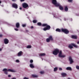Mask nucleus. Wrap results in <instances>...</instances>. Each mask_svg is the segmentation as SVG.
Masks as SVG:
<instances>
[{
    "label": "nucleus",
    "instance_id": "nucleus-1",
    "mask_svg": "<svg viewBox=\"0 0 79 79\" xmlns=\"http://www.w3.org/2000/svg\"><path fill=\"white\" fill-rule=\"evenodd\" d=\"M3 71L5 72V73L6 74H8V72L7 71H8L9 72H15V71L13 69H4L3 70Z\"/></svg>",
    "mask_w": 79,
    "mask_h": 79
},
{
    "label": "nucleus",
    "instance_id": "nucleus-2",
    "mask_svg": "<svg viewBox=\"0 0 79 79\" xmlns=\"http://www.w3.org/2000/svg\"><path fill=\"white\" fill-rule=\"evenodd\" d=\"M72 45L74 47H75V48H78V46L73 43H72L71 44V45H69V48H73V47Z\"/></svg>",
    "mask_w": 79,
    "mask_h": 79
},
{
    "label": "nucleus",
    "instance_id": "nucleus-3",
    "mask_svg": "<svg viewBox=\"0 0 79 79\" xmlns=\"http://www.w3.org/2000/svg\"><path fill=\"white\" fill-rule=\"evenodd\" d=\"M52 2L53 4H54L56 6H59L60 3H57L56 0H52Z\"/></svg>",
    "mask_w": 79,
    "mask_h": 79
},
{
    "label": "nucleus",
    "instance_id": "nucleus-4",
    "mask_svg": "<svg viewBox=\"0 0 79 79\" xmlns=\"http://www.w3.org/2000/svg\"><path fill=\"white\" fill-rule=\"evenodd\" d=\"M59 49H55L54 51L53 52V54L54 55H57L58 53H59Z\"/></svg>",
    "mask_w": 79,
    "mask_h": 79
},
{
    "label": "nucleus",
    "instance_id": "nucleus-5",
    "mask_svg": "<svg viewBox=\"0 0 79 79\" xmlns=\"http://www.w3.org/2000/svg\"><path fill=\"white\" fill-rule=\"evenodd\" d=\"M59 56L60 58H64V57H66V55L62 54V52L60 51L59 54Z\"/></svg>",
    "mask_w": 79,
    "mask_h": 79
},
{
    "label": "nucleus",
    "instance_id": "nucleus-6",
    "mask_svg": "<svg viewBox=\"0 0 79 79\" xmlns=\"http://www.w3.org/2000/svg\"><path fill=\"white\" fill-rule=\"evenodd\" d=\"M61 31H62V32H64L65 34H68L69 33V31L67 29L62 28L61 29Z\"/></svg>",
    "mask_w": 79,
    "mask_h": 79
},
{
    "label": "nucleus",
    "instance_id": "nucleus-7",
    "mask_svg": "<svg viewBox=\"0 0 79 79\" xmlns=\"http://www.w3.org/2000/svg\"><path fill=\"white\" fill-rule=\"evenodd\" d=\"M50 28H51L50 26V25H48L46 26V27L44 28L43 29V30L44 31H47V30H49Z\"/></svg>",
    "mask_w": 79,
    "mask_h": 79
},
{
    "label": "nucleus",
    "instance_id": "nucleus-8",
    "mask_svg": "<svg viewBox=\"0 0 79 79\" xmlns=\"http://www.w3.org/2000/svg\"><path fill=\"white\" fill-rule=\"evenodd\" d=\"M22 5L23 7L25 8H26L28 7V5H27L26 3H24Z\"/></svg>",
    "mask_w": 79,
    "mask_h": 79
},
{
    "label": "nucleus",
    "instance_id": "nucleus-9",
    "mask_svg": "<svg viewBox=\"0 0 79 79\" xmlns=\"http://www.w3.org/2000/svg\"><path fill=\"white\" fill-rule=\"evenodd\" d=\"M12 7L15 8L16 9L18 8V5L16 3H14L12 4Z\"/></svg>",
    "mask_w": 79,
    "mask_h": 79
},
{
    "label": "nucleus",
    "instance_id": "nucleus-10",
    "mask_svg": "<svg viewBox=\"0 0 79 79\" xmlns=\"http://www.w3.org/2000/svg\"><path fill=\"white\" fill-rule=\"evenodd\" d=\"M69 61H70V64H72V63L74 62L73 60V59L71 57H69Z\"/></svg>",
    "mask_w": 79,
    "mask_h": 79
},
{
    "label": "nucleus",
    "instance_id": "nucleus-11",
    "mask_svg": "<svg viewBox=\"0 0 79 79\" xmlns=\"http://www.w3.org/2000/svg\"><path fill=\"white\" fill-rule=\"evenodd\" d=\"M4 42L5 44H8V40L7 39H5L4 40Z\"/></svg>",
    "mask_w": 79,
    "mask_h": 79
},
{
    "label": "nucleus",
    "instance_id": "nucleus-12",
    "mask_svg": "<svg viewBox=\"0 0 79 79\" xmlns=\"http://www.w3.org/2000/svg\"><path fill=\"white\" fill-rule=\"evenodd\" d=\"M22 53H23V52H22V51H20L18 53V56H21V55H22Z\"/></svg>",
    "mask_w": 79,
    "mask_h": 79
},
{
    "label": "nucleus",
    "instance_id": "nucleus-13",
    "mask_svg": "<svg viewBox=\"0 0 79 79\" xmlns=\"http://www.w3.org/2000/svg\"><path fill=\"white\" fill-rule=\"evenodd\" d=\"M59 6V9L60 10H63V7L61 6H60V4H59V6Z\"/></svg>",
    "mask_w": 79,
    "mask_h": 79
},
{
    "label": "nucleus",
    "instance_id": "nucleus-14",
    "mask_svg": "<svg viewBox=\"0 0 79 79\" xmlns=\"http://www.w3.org/2000/svg\"><path fill=\"white\" fill-rule=\"evenodd\" d=\"M72 39H77V36L76 35H72Z\"/></svg>",
    "mask_w": 79,
    "mask_h": 79
},
{
    "label": "nucleus",
    "instance_id": "nucleus-15",
    "mask_svg": "<svg viewBox=\"0 0 79 79\" xmlns=\"http://www.w3.org/2000/svg\"><path fill=\"white\" fill-rule=\"evenodd\" d=\"M16 27L17 28H18L19 27V23H17L16 24Z\"/></svg>",
    "mask_w": 79,
    "mask_h": 79
},
{
    "label": "nucleus",
    "instance_id": "nucleus-16",
    "mask_svg": "<svg viewBox=\"0 0 79 79\" xmlns=\"http://www.w3.org/2000/svg\"><path fill=\"white\" fill-rule=\"evenodd\" d=\"M30 68H34V64H30Z\"/></svg>",
    "mask_w": 79,
    "mask_h": 79
},
{
    "label": "nucleus",
    "instance_id": "nucleus-17",
    "mask_svg": "<svg viewBox=\"0 0 79 79\" xmlns=\"http://www.w3.org/2000/svg\"><path fill=\"white\" fill-rule=\"evenodd\" d=\"M61 74L62 76H63V77H64L66 76V74L65 73H61Z\"/></svg>",
    "mask_w": 79,
    "mask_h": 79
},
{
    "label": "nucleus",
    "instance_id": "nucleus-18",
    "mask_svg": "<svg viewBox=\"0 0 79 79\" xmlns=\"http://www.w3.org/2000/svg\"><path fill=\"white\" fill-rule=\"evenodd\" d=\"M67 70H70V71H72V69L71 67H68L66 68Z\"/></svg>",
    "mask_w": 79,
    "mask_h": 79
},
{
    "label": "nucleus",
    "instance_id": "nucleus-19",
    "mask_svg": "<svg viewBox=\"0 0 79 79\" xmlns=\"http://www.w3.org/2000/svg\"><path fill=\"white\" fill-rule=\"evenodd\" d=\"M49 39L50 40H53L52 36H50L49 37Z\"/></svg>",
    "mask_w": 79,
    "mask_h": 79
},
{
    "label": "nucleus",
    "instance_id": "nucleus-20",
    "mask_svg": "<svg viewBox=\"0 0 79 79\" xmlns=\"http://www.w3.org/2000/svg\"><path fill=\"white\" fill-rule=\"evenodd\" d=\"M65 11H68V7L67 6H65Z\"/></svg>",
    "mask_w": 79,
    "mask_h": 79
},
{
    "label": "nucleus",
    "instance_id": "nucleus-21",
    "mask_svg": "<svg viewBox=\"0 0 79 79\" xmlns=\"http://www.w3.org/2000/svg\"><path fill=\"white\" fill-rule=\"evenodd\" d=\"M56 31L60 32H61V30L59 28H57L56 30Z\"/></svg>",
    "mask_w": 79,
    "mask_h": 79
},
{
    "label": "nucleus",
    "instance_id": "nucleus-22",
    "mask_svg": "<svg viewBox=\"0 0 79 79\" xmlns=\"http://www.w3.org/2000/svg\"><path fill=\"white\" fill-rule=\"evenodd\" d=\"M48 25V24H47V23H44V24H43L42 25V26H43V27H45V26H46V27H47V26Z\"/></svg>",
    "mask_w": 79,
    "mask_h": 79
},
{
    "label": "nucleus",
    "instance_id": "nucleus-23",
    "mask_svg": "<svg viewBox=\"0 0 79 79\" xmlns=\"http://www.w3.org/2000/svg\"><path fill=\"white\" fill-rule=\"evenodd\" d=\"M40 56H45V54L44 53H42L41 54H40Z\"/></svg>",
    "mask_w": 79,
    "mask_h": 79
},
{
    "label": "nucleus",
    "instance_id": "nucleus-24",
    "mask_svg": "<svg viewBox=\"0 0 79 79\" xmlns=\"http://www.w3.org/2000/svg\"><path fill=\"white\" fill-rule=\"evenodd\" d=\"M32 76L33 77H38L37 75H32Z\"/></svg>",
    "mask_w": 79,
    "mask_h": 79
},
{
    "label": "nucleus",
    "instance_id": "nucleus-25",
    "mask_svg": "<svg viewBox=\"0 0 79 79\" xmlns=\"http://www.w3.org/2000/svg\"><path fill=\"white\" fill-rule=\"evenodd\" d=\"M57 69H58V68L57 67H55L54 68V71L55 72V71H57Z\"/></svg>",
    "mask_w": 79,
    "mask_h": 79
},
{
    "label": "nucleus",
    "instance_id": "nucleus-26",
    "mask_svg": "<svg viewBox=\"0 0 79 79\" xmlns=\"http://www.w3.org/2000/svg\"><path fill=\"white\" fill-rule=\"evenodd\" d=\"M37 25H38V26H42V23H41L40 22H39L37 23Z\"/></svg>",
    "mask_w": 79,
    "mask_h": 79
},
{
    "label": "nucleus",
    "instance_id": "nucleus-27",
    "mask_svg": "<svg viewBox=\"0 0 79 79\" xmlns=\"http://www.w3.org/2000/svg\"><path fill=\"white\" fill-rule=\"evenodd\" d=\"M50 40L49 38H47L46 39V41L47 42H50Z\"/></svg>",
    "mask_w": 79,
    "mask_h": 79
},
{
    "label": "nucleus",
    "instance_id": "nucleus-28",
    "mask_svg": "<svg viewBox=\"0 0 79 79\" xmlns=\"http://www.w3.org/2000/svg\"><path fill=\"white\" fill-rule=\"evenodd\" d=\"M27 48H31V46L28 45L27 47Z\"/></svg>",
    "mask_w": 79,
    "mask_h": 79
},
{
    "label": "nucleus",
    "instance_id": "nucleus-29",
    "mask_svg": "<svg viewBox=\"0 0 79 79\" xmlns=\"http://www.w3.org/2000/svg\"><path fill=\"white\" fill-rule=\"evenodd\" d=\"M33 23H37V20H33Z\"/></svg>",
    "mask_w": 79,
    "mask_h": 79
},
{
    "label": "nucleus",
    "instance_id": "nucleus-30",
    "mask_svg": "<svg viewBox=\"0 0 79 79\" xmlns=\"http://www.w3.org/2000/svg\"><path fill=\"white\" fill-rule=\"evenodd\" d=\"M76 68L77 69H78V70H79V66L78 65H77L76 66Z\"/></svg>",
    "mask_w": 79,
    "mask_h": 79
},
{
    "label": "nucleus",
    "instance_id": "nucleus-31",
    "mask_svg": "<svg viewBox=\"0 0 79 79\" xmlns=\"http://www.w3.org/2000/svg\"><path fill=\"white\" fill-rule=\"evenodd\" d=\"M44 71H41L40 72V74H44Z\"/></svg>",
    "mask_w": 79,
    "mask_h": 79
},
{
    "label": "nucleus",
    "instance_id": "nucleus-32",
    "mask_svg": "<svg viewBox=\"0 0 79 79\" xmlns=\"http://www.w3.org/2000/svg\"><path fill=\"white\" fill-rule=\"evenodd\" d=\"M16 62L17 63H19V60H17L16 61Z\"/></svg>",
    "mask_w": 79,
    "mask_h": 79
},
{
    "label": "nucleus",
    "instance_id": "nucleus-33",
    "mask_svg": "<svg viewBox=\"0 0 79 79\" xmlns=\"http://www.w3.org/2000/svg\"><path fill=\"white\" fill-rule=\"evenodd\" d=\"M30 62L31 63H33V60H30Z\"/></svg>",
    "mask_w": 79,
    "mask_h": 79
},
{
    "label": "nucleus",
    "instance_id": "nucleus-34",
    "mask_svg": "<svg viewBox=\"0 0 79 79\" xmlns=\"http://www.w3.org/2000/svg\"><path fill=\"white\" fill-rule=\"evenodd\" d=\"M23 27H26V24H22Z\"/></svg>",
    "mask_w": 79,
    "mask_h": 79
},
{
    "label": "nucleus",
    "instance_id": "nucleus-35",
    "mask_svg": "<svg viewBox=\"0 0 79 79\" xmlns=\"http://www.w3.org/2000/svg\"><path fill=\"white\" fill-rule=\"evenodd\" d=\"M68 1L69 2H71L73 1V0H68Z\"/></svg>",
    "mask_w": 79,
    "mask_h": 79
},
{
    "label": "nucleus",
    "instance_id": "nucleus-36",
    "mask_svg": "<svg viewBox=\"0 0 79 79\" xmlns=\"http://www.w3.org/2000/svg\"><path fill=\"white\" fill-rule=\"evenodd\" d=\"M15 31H18V29L17 28H15Z\"/></svg>",
    "mask_w": 79,
    "mask_h": 79
},
{
    "label": "nucleus",
    "instance_id": "nucleus-37",
    "mask_svg": "<svg viewBox=\"0 0 79 79\" xmlns=\"http://www.w3.org/2000/svg\"><path fill=\"white\" fill-rule=\"evenodd\" d=\"M8 77H11V75H8Z\"/></svg>",
    "mask_w": 79,
    "mask_h": 79
},
{
    "label": "nucleus",
    "instance_id": "nucleus-38",
    "mask_svg": "<svg viewBox=\"0 0 79 79\" xmlns=\"http://www.w3.org/2000/svg\"><path fill=\"white\" fill-rule=\"evenodd\" d=\"M24 79H29V78L25 77L24 78Z\"/></svg>",
    "mask_w": 79,
    "mask_h": 79
},
{
    "label": "nucleus",
    "instance_id": "nucleus-39",
    "mask_svg": "<svg viewBox=\"0 0 79 79\" xmlns=\"http://www.w3.org/2000/svg\"><path fill=\"white\" fill-rule=\"evenodd\" d=\"M59 70H60V71H61L62 70V69L61 68H59Z\"/></svg>",
    "mask_w": 79,
    "mask_h": 79
},
{
    "label": "nucleus",
    "instance_id": "nucleus-40",
    "mask_svg": "<svg viewBox=\"0 0 79 79\" xmlns=\"http://www.w3.org/2000/svg\"><path fill=\"white\" fill-rule=\"evenodd\" d=\"M3 36V35H0V37H2Z\"/></svg>",
    "mask_w": 79,
    "mask_h": 79
},
{
    "label": "nucleus",
    "instance_id": "nucleus-41",
    "mask_svg": "<svg viewBox=\"0 0 79 79\" xmlns=\"http://www.w3.org/2000/svg\"><path fill=\"white\" fill-rule=\"evenodd\" d=\"M20 2H24V0H20Z\"/></svg>",
    "mask_w": 79,
    "mask_h": 79
},
{
    "label": "nucleus",
    "instance_id": "nucleus-42",
    "mask_svg": "<svg viewBox=\"0 0 79 79\" xmlns=\"http://www.w3.org/2000/svg\"><path fill=\"white\" fill-rule=\"evenodd\" d=\"M67 20V19H66V18H64V21H66Z\"/></svg>",
    "mask_w": 79,
    "mask_h": 79
},
{
    "label": "nucleus",
    "instance_id": "nucleus-43",
    "mask_svg": "<svg viewBox=\"0 0 79 79\" xmlns=\"http://www.w3.org/2000/svg\"><path fill=\"white\" fill-rule=\"evenodd\" d=\"M34 28V27L33 26L31 27V29H32Z\"/></svg>",
    "mask_w": 79,
    "mask_h": 79
},
{
    "label": "nucleus",
    "instance_id": "nucleus-44",
    "mask_svg": "<svg viewBox=\"0 0 79 79\" xmlns=\"http://www.w3.org/2000/svg\"><path fill=\"white\" fill-rule=\"evenodd\" d=\"M16 78H15V77H14V78H11V79H16Z\"/></svg>",
    "mask_w": 79,
    "mask_h": 79
},
{
    "label": "nucleus",
    "instance_id": "nucleus-45",
    "mask_svg": "<svg viewBox=\"0 0 79 79\" xmlns=\"http://www.w3.org/2000/svg\"><path fill=\"white\" fill-rule=\"evenodd\" d=\"M19 9H20V10H22V7H20Z\"/></svg>",
    "mask_w": 79,
    "mask_h": 79
},
{
    "label": "nucleus",
    "instance_id": "nucleus-46",
    "mask_svg": "<svg viewBox=\"0 0 79 79\" xmlns=\"http://www.w3.org/2000/svg\"><path fill=\"white\" fill-rule=\"evenodd\" d=\"M2 48H0V51H2Z\"/></svg>",
    "mask_w": 79,
    "mask_h": 79
},
{
    "label": "nucleus",
    "instance_id": "nucleus-47",
    "mask_svg": "<svg viewBox=\"0 0 79 79\" xmlns=\"http://www.w3.org/2000/svg\"><path fill=\"white\" fill-rule=\"evenodd\" d=\"M2 3V2H1V1H0V3Z\"/></svg>",
    "mask_w": 79,
    "mask_h": 79
},
{
    "label": "nucleus",
    "instance_id": "nucleus-48",
    "mask_svg": "<svg viewBox=\"0 0 79 79\" xmlns=\"http://www.w3.org/2000/svg\"><path fill=\"white\" fill-rule=\"evenodd\" d=\"M12 0V1H15V0Z\"/></svg>",
    "mask_w": 79,
    "mask_h": 79
},
{
    "label": "nucleus",
    "instance_id": "nucleus-49",
    "mask_svg": "<svg viewBox=\"0 0 79 79\" xmlns=\"http://www.w3.org/2000/svg\"><path fill=\"white\" fill-rule=\"evenodd\" d=\"M26 31L27 32H28V30H26Z\"/></svg>",
    "mask_w": 79,
    "mask_h": 79
},
{
    "label": "nucleus",
    "instance_id": "nucleus-50",
    "mask_svg": "<svg viewBox=\"0 0 79 79\" xmlns=\"http://www.w3.org/2000/svg\"><path fill=\"white\" fill-rule=\"evenodd\" d=\"M68 79H70V78H69Z\"/></svg>",
    "mask_w": 79,
    "mask_h": 79
}]
</instances>
